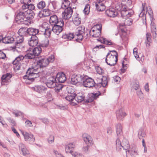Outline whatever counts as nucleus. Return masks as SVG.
<instances>
[{
    "label": "nucleus",
    "instance_id": "1",
    "mask_svg": "<svg viewBox=\"0 0 157 157\" xmlns=\"http://www.w3.org/2000/svg\"><path fill=\"white\" fill-rule=\"evenodd\" d=\"M35 14L33 10L28 9L21 10L17 14L16 17V20L17 22H22L25 19L33 18Z\"/></svg>",
    "mask_w": 157,
    "mask_h": 157
},
{
    "label": "nucleus",
    "instance_id": "2",
    "mask_svg": "<svg viewBox=\"0 0 157 157\" xmlns=\"http://www.w3.org/2000/svg\"><path fill=\"white\" fill-rule=\"evenodd\" d=\"M34 68L35 67L33 65L29 68L26 72V75L24 76V78L33 82L35 78L39 77L40 75L41 74L43 70H34Z\"/></svg>",
    "mask_w": 157,
    "mask_h": 157
},
{
    "label": "nucleus",
    "instance_id": "3",
    "mask_svg": "<svg viewBox=\"0 0 157 157\" xmlns=\"http://www.w3.org/2000/svg\"><path fill=\"white\" fill-rule=\"evenodd\" d=\"M42 50L39 46L37 47L33 48H29L26 51V54L25 55V59H32L34 58L36 56H37L41 53Z\"/></svg>",
    "mask_w": 157,
    "mask_h": 157
},
{
    "label": "nucleus",
    "instance_id": "4",
    "mask_svg": "<svg viewBox=\"0 0 157 157\" xmlns=\"http://www.w3.org/2000/svg\"><path fill=\"white\" fill-rule=\"evenodd\" d=\"M39 29L33 28H28L26 27H22L18 30V33L25 36H36L40 33Z\"/></svg>",
    "mask_w": 157,
    "mask_h": 157
},
{
    "label": "nucleus",
    "instance_id": "5",
    "mask_svg": "<svg viewBox=\"0 0 157 157\" xmlns=\"http://www.w3.org/2000/svg\"><path fill=\"white\" fill-rule=\"evenodd\" d=\"M116 9L119 11H121L122 17H128L133 14V12L131 10H128L125 8V6L120 2L116 4L115 6ZM126 17H125L126 18Z\"/></svg>",
    "mask_w": 157,
    "mask_h": 157
},
{
    "label": "nucleus",
    "instance_id": "6",
    "mask_svg": "<svg viewBox=\"0 0 157 157\" xmlns=\"http://www.w3.org/2000/svg\"><path fill=\"white\" fill-rule=\"evenodd\" d=\"M52 30L51 26L47 23H44L42 27L40 28L39 34L44 35L46 37H49L51 35Z\"/></svg>",
    "mask_w": 157,
    "mask_h": 157
},
{
    "label": "nucleus",
    "instance_id": "7",
    "mask_svg": "<svg viewBox=\"0 0 157 157\" xmlns=\"http://www.w3.org/2000/svg\"><path fill=\"white\" fill-rule=\"evenodd\" d=\"M62 2L61 8L64 9L62 13V17L64 20H68L69 17V4L68 0H63Z\"/></svg>",
    "mask_w": 157,
    "mask_h": 157
},
{
    "label": "nucleus",
    "instance_id": "8",
    "mask_svg": "<svg viewBox=\"0 0 157 157\" xmlns=\"http://www.w3.org/2000/svg\"><path fill=\"white\" fill-rule=\"evenodd\" d=\"M48 59L47 58H42L39 60L37 61V63L35 65L33 66L35 67L34 70L37 69L39 70H42V68L44 67H46L49 64Z\"/></svg>",
    "mask_w": 157,
    "mask_h": 157
},
{
    "label": "nucleus",
    "instance_id": "9",
    "mask_svg": "<svg viewBox=\"0 0 157 157\" xmlns=\"http://www.w3.org/2000/svg\"><path fill=\"white\" fill-rule=\"evenodd\" d=\"M85 28L84 26L78 27L76 29L75 39L78 42H80L83 38V34L84 33Z\"/></svg>",
    "mask_w": 157,
    "mask_h": 157
},
{
    "label": "nucleus",
    "instance_id": "10",
    "mask_svg": "<svg viewBox=\"0 0 157 157\" xmlns=\"http://www.w3.org/2000/svg\"><path fill=\"white\" fill-rule=\"evenodd\" d=\"M75 89L74 87L69 85V102L72 105H76V101L75 98L76 94L75 93Z\"/></svg>",
    "mask_w": 157,
    "mask_h": 157
},
{
    "label": "nucleus",
    "instance_id": "11",
    "mask_svg": "<svg viewBox=\"0 0 157 157\" xmlns=\"http://www.w3.org/2000/svg\"><path fill=\"white\" fill-rule=\"evenodd\" d=\"M117 58L115 55L109 54L107 55L105 59L106 63L110 66H113L116 64L117 61Z\"/></svg>",
    "mask_w": 157,
    "mask_h": 157
},
{
    "label": "nucleus",
    "instance_id": "12",
    "mask_svg": "<svg viewBox=\"0 0 157 157\" xmlns=\"http://www.w3.org/2000/svg\"><path fill=\"white\" fill-rule=\"evenodd\" d=\"M85 78L80 75H73L71 77V81L70 82V83L75 85L78 82H82L83 83Z\"/></svg>",
    "mask_w": 157,
    "mask_h": 157
},
{
    "label": "nucleus",
    "instance_id": "13",
    "mask_svg": "<svg viewBox=\"0 0 157 157\" xmlns=\"http://www.w3.org/2000/svg\"><path fill=\"white\" fill-rule=\"evenodd\" d=\"M12 75L10 73L3 75L1 77V84L2 85H7L11 82Z\"/></svg>",
    "mask_w": 157,
    "mask_h": 157
},
{
    "label": "nucleus",
    "instance_id": "14",
    "mask_svg": "<svg viewBox=\"0 0 157 157\" xmlns=\"http://www.w3.org/2000/svg\"><path fill=\"white\" fill-rule=\"evenodd\" d=\"M107 84V78L105 77H103L102 78L97 77L96 78V81L95 84H96L98 87H105Z\"/></svg>",
    "mask_w": 157,
    "mask_h": 157
},
{
    "label": "nucleus",
    "instance_id": "15",
    "mask_svg": "<svg viewBox=\"0 0 157 157\" xmlns=\"http://www.w3.org/2000/svg\"><path fill=\"white\" fill-rule=\"evenodd\" d=\"M30 87L32 90L41 94H43L45 93L47 90L46 87L41 85H37Z\"/></svg>",
    "mask_w": 157,
    "mask_h": 157
},
{
    "label": "nucleus",
    "instance_id": "16",
    "mask_svg": "<svg viewBox=\"0 0 157 157\" xmlns=\"http://www.w3.org/2000/svg\"><path fill=\"white\" fill-rule=\"evenodd\" d=\"M60 24H56L52 26V31L57 35H58L62 30V27L63 25V23L62 21H60Z\"/></svg>",
    "mask_w": 157,
    "mask_h": 157
},
{
    "label": "nucleus",
    "instance_id": "17",
    "mask_svg": "<svg viewBox=\"0 0 157 157\" xmlns=\"http://www.w3.org/2000/svg\"><path fill=\"white\" fill-rule=\"evenodd\" d=\"M31 0H22L23 5L21 6L23 10L28 9L32 10H34L35 7L32 4L30 3Z\"/></svg>",
    "mask_w": 157,
    "mask_h": 157
},
{
    "label": "nucleus",
    "instance_id": "18",
    "mask_svg": "<svg viewBox=\"0 0 157 157\" xmlns=\"http://www.w3.org/2000/svg\"><path fill=\"white\" fill-rule=\"evenodd\" d=\"M46 84L49 88H52L55 87L56 85V77L54 76L49 77L46 82Z\"/></svg>",
    "mask_w": 157,
    "mask_h": 157
},
{
    "label": "nucleus",
    "instance_id": "19",
    "mask_svg": "<svg viewBox=\"0 0 157 157\" xmlns=\"http://www.w3.org/2000/svg\"><path fill=\"white\" fill-rule=\"evenodd\" d=\"M22 134L25 141L33 142L35 141V139L34 136L32 133L23 132H22Z\"/></svg>",
    "mask_w": 157,
    "mask_h": 157
},
{
    "label": "nucleus",
    "instance_id": "20",
    "mask_svg": "<svg viewBox=\"0 0 157 157\" xmlns=\"http://www.w3.org/2000/svg\"><path fill=\"white\" fill-rule=\"evenodd\" d=\"M82 138L84 142L88 146H91L94 144L93 140L90 136L87 134H84L82 135Z\"/></svg>",
    "mask_w": 157,
    "mask_h": 157
},
{
    "label": "nucleus",
    "instance_id": "21",
    "mask_svg": "<svg viewBox=\"0 0 157 157\" xmlns=\"http://www.w3.org/2000/svg\"><path fill=\"white\" fill-rule=\"evenodd\" d=\"M17 36L16 37L15 43V47L16 48H21L23 47L22 43L24 41V38L22 35Z\"/></svg>",
    "mask_w": 157,
    "mask_h": 157
},
{
    "label": "nucleus",
    "instance_id": "22",
    "mask_svg": "<svg viewBox=\"0 0 157 157\" xmlns=\"http://www.w3.org/2000/svg\"><path fill=\"white\" fill-rule=\"evenodd\" d=\"M95 82L93 79L91 78H85L84 81L83 85L86 87H91L94 86Z\"/></svg>",
    "mask_w": 157,
    "mask_h": 157
},
{
    "label": "nucleus",
    "instance_id": "23",
    "mask_svg": "<svg viewBox=\"0 0 157 157\" xmlns=\"http://www.w3.org/2000/svg\"><path fill=\"white\" fill-rule=\"evenodd\" d=\"M126 115V114L123 109H120L117 111V118L119 121L122 120Z\"/></svg>",
    "mask_w": 157,
    "mask_h": 157
},
{
    "label": "nucleus",
    "instance_id": "24",
    "mask_svg": "<svg viewBox=\"0 0 157 157\" xmlns=\"http://www.w3.org/2000/svg\"><path fill=\"white\" fill-rule=\"evenodd\" d=\"M38 38L36 36H31L28 41V44L30 46L34 47L38 44Z\"/></svg>",
    "mask_w": 157,
    "mask_h": 157
},
{
    "label": "nucleus",
    "instance_id": "25",
    "mask_svg": "<svg viewBox=\"0 0 157 157\" xmlns=\"http://www.w3.org/2000/svg\"><path fill=\"white\" fill-rule=\"evenodd\" d=\"M106 15L110 17H116L118 13L114 8H109L107 9L105 11Z\"/></svg>",
    "mask_w": 157,
    "mask_h": 157
},
{
    "label": "nucleus",
    "instance_id": "26",
    "mask_svg": "<svg viewBox=\"0 0 157 157\" xmlns=\"http://www.w3.org/2000/svg\"><path fill=\"white\" fill-rule=\"evenodd\" d=\"M49 23L50 26H53L56 24H60V21H58L57 17L56 15L51 16L50 17Z\"/></svg>",
    "mask_w": 157,
    "mask_h": 157
},
{
    "label": "nucleus",
    "instance_id": "27",
    "mask_svg": "<svg viewBox=\"0 0 157 157\" xmlns=\"http://www.w3.org/2000/svg\"><path fill=\"white\" fill-rule=\"evenodd\" d=\"M56 77L59 82L62 83L65 82L66 80V77L65 74L63 72L58 73Z\"/></svg>",
    "mask_w": 157,
    "mask_h": 157
},
{
    "label": "nucleus",
    "instance_id": "28",
    "mask_svg": "<svg viewBox=\"0 0 157 157\" xmlns=\"http://www.w3.org/2000/svg\"><path fill=\"white\" fill-rule=\"evenodd\" d=\"M19 150L24 155H26L29 154V151L26 148L25 145L22 143H20L19 144Z\"/></svg>",
    "mask_w": 157,
    "mask_h": 157
},
{
    "label": "nucleus",
    "instance_id": "29",
    "mask_svg": "<svg viewBox=\"0 0 157 157\" xmlns=\"http://www.w3.org/2000/svg\"><path fill=\"white\" fill-rule=\"evenodd\" d=\"M100 94L99 93H90L88 94L87 99L86 100V101L87 102H91L93 101V100L97 98V97Z\"/></svg>",
    "mask_w": 157,
    "mask_h": 157
},
{
    "label": "nucleus",
    "instance_id": "30",
    "mask_svg": "<svg viewBox=\"0 0 157 157\" xmlns=\"http://www.w3.org/2000/svg\"><path fill=\"white\" fill-rule=\"evenodd\" d=\"M97 10L98 11H103L105 9L104 2H94Z\"/></svg>",
    "mask_w": 157,
    "mask_h": 157
},
{
    "label": "nucleus",
    "instance_id": "31",
    "mask_svg": "<svg viewBox=\"0 0 157 157\" xmlns=\"http://www.w3.org/2000/svg\"><path fill=\"white\" fill-rule=\"evenodd\" d=\"M130 152L131 157H136L138 155L137 149L136 147H133L130 150H128L126 151V156H127V152Z\"/></svg>",
    "mask_w": 157,
    "mask_h": 157
},
{
    "label": "nucleus",
    "instance_id": "32",
    "mask_svg": "<svg viewBox=\"0 0 157 157\" xmlns=\"http://www.w3.org/2000/svg\"><path fill=\"white\" fill-rule=\"evenodd\" d=\"M90 34L93 37H98L101 36V32L99 30H96L91 28Z\"/></svg>",
    "mask_w": 157,
    "mask_h": 157
},
{
    "label": "nucleus",
    "instance_id": "33",
    "mask_svg": "<svg viewBox=\"0 0 157 157\" xmlns=\"http://www.w3.org/2000/svg\"><path fill=\"white\" fill-rule=\"evenodd\" d=\"M49 45V40L48 39H46L42 40L39 44V46L40 47L42 50L46 48H47Z\"/></svg>",
    "mask_w": 157,
    "mask_h": 157
},
{
    "label": "nucleus",
    "instance_id": "34",
    "mask_svg": "<svg viewBox=\"0 0 157 157\" xmlns=\"http://www.w3.org/2000/svg\"><path fill=\"white\" fill-rule=\"evenodd\" d=\"M14 40V38L12 37L6 36L3 38V43L5 44L12 43Z\"/></svg>",
    "mask_w": 157,
    "mask_h": 157
},
{
    "label": "nucleus",
    "instance_id": "35",
    "mask_svg": "<svg viewBox=\"0 0 157 157\" xmlns=\"http://www.w3.org/2000/svg\"><path fill=\"white\" fill-rule=\"evenodd\" d=\"M122 147L124 149L128 150L130 147V145L128 141L126 139H124L122 142Z\"/></svg>",
    "mask_w": 157,
    "mask_h": 157
},
{
    "label": "nucleus",
    "instance_id": "36",
    "mask_svg": "<svg viewBox=\"0 0 157 157\" xmlns=\"http://www.w3.org/2000/svg\"><path fill=\"white\" fill-rule=\"evenodd\" d=\"M24 58H25V56H24L22 55H20L17 57L13 62V64H16L18 63H21Z\"/></svg>",
    "mask_w": 157,
    "mask_h": 157
},
{
    "label": "nucleus",
    "instance_id": "37",
    "mask_svg": "<svg viewBox=\"0 0 157 157\" xmlns=\"http://www.w3.org/2000/svg\"><path fill=\"white\" fill-rule=\"evenodd\" d=\"M77 100L76 101V103L77 102H81L84 100L85 98V96L84 94L82 93H79L76 95Z\"/></svg>",
    "mask_w": 157,
    "mask_h": 157
},
{
    "label": "nucleus",
    "instance_id": "38",
    "mask_svg": "<svg viewBox=\"0 0 157 157\" xmlns=\"http://www.w3.org/2000/svg\"><path fill=\"white\" fill-rule=\"evenodd\" d=\"M97 40L98 41L100 42L101 43H104L107 45H111L113 44V43L111 41L107 40L103 37H101L97 39Z\"/></svg>",
    "mask_w": 157,
    "mask_h": 157
},
{
    "label": "nucleus",
    "instance_id": "39",
    "mask_svg": "<svg viewBox=\"0 0 157 157\" xmlns=\"http://www.w3.org/2000/svg\"><path fill=\"white\" fill-rule=\"evenodd\" d=\"M146 4L145 3H143L142 4V7L143 10L139 14L140 17H142L144 16V15H145L147 13V7H146Z\"/></svg>",
    "mask_w": 157,
    "mask_h": 157
},
{
    "label": "nucleus",
    "instance_id": "40",
    "mask_svg": "<svg viewBox=\"0 0 157 157\" xmlns=\"http://www.w3.org/2000/svg\"><path fill=\"white\" fill-rule=\"evenodd\" d=\"M74 17H73L72 20L73 23L76 25H78L81 23V18L78 17L77 15H74Z\"/></svg>",
    "mask_w": 157,
    "mask_h": 157
},
{
    "label": "nucleus",
    "instance_id": "41",
    "mask_svg": "<svg viewBox=\"0 0 157 157\" xmlns=\"http://www.w3.org/2000/svg\"><path fill=\"white\" fill-rule=\"evenodd\" d=\"M14 65L13 66L15 70H18L20 69L21 68L23 69L25 67H25L26 64L25 63H22L21 64V63H18L16 64H13Z\"/></svg>",
    "mask_w": 157,
    "mask_h": 157
},
{
    "label": "nucleus",
    "instance_id": "42",
    "mask_svg": "<svg viewBox=\"0 0 157 157\" xmlns=\"http://www.w3.org/2000/svg\"><path fill=\"white\" fill-rule=\"evenodd\" d=\"M151 36L150 33H147L146 34V40L145 42L147 47H149L150 46V43H151Z\"/></svg>",
    "mask_w": 157,
    "mask_h": 157
},
{
    "label": "nucleus",
    "instance_id": "43",
    "mask_svg": "<svg viewBox=\"0 0 157 157\" xmlns=\"http://www.w3.org/2000/svg\"><path fill=\"white\" fill-rule=\"evenodd\" d=\"M69 153L72 157H83V155L82 154L70 150Z\"/></svg>",
    "mask_w": 157,
    "mask_h": 157
},
{
    "label": "nucleus",
    "instance_id": "44",
    "mask_svg": "<svg viewBox=\"0 0 157 157\" xmlns=\"http://www.w3.org/2000/svg\"><path fill=\"white\" fill-rule=\"evenodd\" d=\"M116 132L118 136H121L122 133V127L121 124H117L116 127Z\"/></svg>",
    "mask_w": 157,
    "mask_h": 157
},
{
    "label": "nucleus",
    "instance_id": "45",
    "mask_svg": "<svg viewBox=\"0 0 157 157\" xmlns=\"http://www.w3.org/2000/svg\"><path fill=\"white\" fill-rule=\"evenodd\" d=\"M138 136L140 139H142L146 136L145 132L143 129H141L139 130L138 133Z\"/></svg>",
    "mask_w": 157,
    "mask_h": 157
},
{
    "label": "nucleus",
    "instance_id": "46",
    "mask_svg": "<svg viewBox=\"0 0 157 157\" xmlns=\"http://www.w3.org/2000/svg\"><path fill=\"white\" fill-rule=\"evenodd\" d=\"M122 65L123 68L122 69V71L123 73H124L125 70L127 69V66L128 65V63L127 62V59H124V60L122 61Z\"/></svg>",
    "mask_w": 157,
    "mask_h": 157
},
{
    "label": "nucleus",
    "instance_id": "47",
    "mask_svg": "<svg viewBox=\"0 0 157 157\" xmlns=\"http://www.w3.org/2000/svg\"><path fill=\"white\" fill-rule=\"evenodd\" d=\"M140 88L139 83L138 81L134 82L132 84V90H138Z\"/></svg>",
    "mask_w": 157,
    "mask_h": 157
},
{
    "label": "nucleus",
    "instance_id": "48",
    "mask_svg": "<svg viewBox=\"0 0 157 157\" xmlns=\"http://www.w3.org/2000/svg\"><path fill=\"white\" fill-rule=\"evenodd\" d=\"M116 147L117 150L118 151H120L122 147V143L118 139H117L116 141Z\"/></svg>",
    "mask_w": 157,
    "mask_h": 157
},
{
    "label": "nucleus",
    "instance_id": "49",
    "mask_svg": "<svg viewBox=\"0 0 157 157\" xmlns=\"http://www.w3.org/2000/svg\"><path fill=\"white\" fill-rule=\"evenodd\" d=\"M45 6V2L44 1H43L40 2L37 5V7L40 9H43Z\"/></svg>",
    "mask_w": 157,
    "mask_h": 157
},
{
    "label": "nucleus",
    "instance_id": "50",
    "mask_svg": "<svg viewBox=\"0 0 157 157\" xmlns=\"http://www.w3.org/2000/svg\"><path fill=\"white\" fill-rule=\"evenodd\" d=\"M90 6L89 4H86L83 10V12L85 14H88L90 12Z\"/></svg>",
    "mask_w": 157,
    "mask_h": 157
},
{
    "label": "nucleus",
    "instance_id": "51",
    "mask_svg": "<svg viewBox=\"0 0 157 157\" xmlns=\"http://www.w3.org/2000/svg\"><path fill=\"white\" fill-rule=\"evenodd\" d=\"M13 113L15 115L16 117L22 116L23 114V113L22 112L17 110L13 111Z\"/></svg>",
    "mask_w": 157,
    "mask_h": 157
},
{
    "label": "nucleus",
    "instance_id": "52",
    "mask_svg": "<svg viewBox=\"0 0 157 157\" xmlns=\"http://www.w3.org/2000/svg\"><path fill=\"white\" fill-rule=\"evenodd\" d=\"M50 14V12L49 10L44 9L43 11L42 15L43 17H46L49 16Z\"/></svg>",
    "mask_w": 157,
    "mask_h": 157
},
{
    "label": "nucleus",
    "instance_id": "53",
    "mask_svg": "<svg viewBox=\"0 0 157 157\" xmlns=\"http://www.w3.org/2000/svg\"><path fill=\"white\" fill-rule=\"evenodd\" d=\"M133 20L132 19L129 18L126 19L124 21V25H125L129 26L132 24Z\"/></svg>",
    "mask_w": 157,
    "mask_h": 157
},
{
    "label": "nucleus",
    "instance_id": "54",
    "mask_svg": "<svg viewBox=\"0 0 157 157\" xmlns=\"http://www.w3.org/2000/svg\"><path fill=\"white\" fill-rule=\"evenodd\" d=\"M63 86L61 84H58L56 83V85L55 88V90L56 92H58L63 87Z\"/></svg>",
    "mask_w": 157,
    "mask_h": 157
},
{
    "label": "nucleus",
    "instance_id": "55",
    "mask_svg": "<svg viewBox=\"0 0 157 157\" xmlns=\"http://www.w3.org/2000/svg\"><path fill=\"white\" fill-rule=\"evenodd\" d=\"M92 28L96 30H99L100 32H101V25L100 24H97L93 27Z\"/></svg>",
    "mask_w": 157,
    "mask_h": 157
},
{
    "label": "nucleus",
    "instance_id": "56",
    "mask_svg": "<svg viewBox=\"0 0 157 157\" xmlns=\"http://www.w3.org/2000/svg\"><path fill=\"white\" fill-rule=\"evenodd\" d=\"M47 59H48V63H52L55 59V57L54 55H51L49 56L48 58H47Z\"/></svg>",
    "mask_w": 157,
    "mask_h": 157
},
{
    "label": "nucleus",
    "instance_id": "57",
    "mask_svg": "<svg viewBox=\"0 0 157 157\" xmlns=\"http://www.w3.org/2000/svg\"><path fill=\"white\" fill-rule=\"evenodd\" d=\"M76 142L75 141L73 142L71 141L69 143V149L70 148H74L76 146Z\"/></svg>",
    "mask_w": 157,
    "mask_h": 157
},
{
    "label": "nucleus",
    "instance_id": "58",
    "mask_svg": "<svg viewBox=\"0 0 157 157\" xmlns=\"http://www.w3.org/2000/svg\"><path fill=\"white\" fill-rule=\"evenodd\" d=\"M33 18H28L27 19H25L23 22H24V23L26 24L27 25H29L31 24V20Z\"/></svg>",
    "mask_w": 157,
    "mask_h": 157
},
{
    "label": "nucleus",
    "instance_id": "59",
    "mask_svg": "<svg viewBox=\"0 0 157 157\" xmlns=\"http://www.w3.org/2000/svg\"><path fill=\"white\" fill-rule=\"evenodd\" d=\"M54 140V136H50V137L48 139V141L49 143L52 144L53 143Z\"/></svg>",
    "mask_w": 157,
    "mask_h": 157
},
{
    "label": "nucleus",
    "instance_id": "60",
    "mask_svg": "<svg viewBox=\"0 0 157 157\" xmlns=\"http://www.w3.org/2000/svg\"><path fill=\"white\" fill-rule=\"evenodd\" d=\"M138 91L137 92V95H138L139 98H143V94L141 91V90L139 89H138Z\"/></svg>",
    "mask_w": 157,
    "mask_h": 157
},
{
    "label": "nucleus",
    "instance_id": "61",
    "mask_svg": "<svg viewBox=\"0 0 157 157\" xmlns=\"http://www.w3.org/2000/svg\"><path fill=\"white\" fill-rule=\"evenodd\" d=\"M45 97L48 99H49L48 101H50L52 98V95L50 92H47L46 94L45 95Z\"/></svg>",
    "mask_w": 157,
    "mask_h": 157
},
{
    "label": "nucleus",
    "instance_id": "62",
    "mask_svg": "<svg viewBox=\"0 0 157 157\" xmlns=\"http://www.w3.org/2000/svg\"><path fill=\"white\" fill-rule=\"evenodd\" d=\"M109 54H111L112 55H114L115 56H116V57L117 58V54L116 51H115L113 50L109 51V52L108 53L107 55H109Z\"/></svg>",
    "mask_w": 157,
    "mask_h": 157
},
{
    "label": "nucleus",
    "instance_id": "63",
    "mask_svg": "<svg viewBox=\"0 0 157 157\" xmlns=\"http://www.w3.org/2000/svg\"><path fill=\"white\" fill-rule=\"evenodd\" d=\"M113 80L114 82H118L120 81L121 79L119 76L116 75L113 77Z\"/></svg>",
    "mask_w": 157,
    "mask_h": 157
},
{
    "label": "nucleus",
    "instance_id": "64",
    "mask_svg": "<svg viewBox=\"0 0 157 157\" xmlns=\"http://www.w3.org/2000/svg\"><path fill=\"white\" fill-rule=\"evenodd\" d=\"M25 124L27 127H32L33 126L32 122L28 120L25 121Z\"/></svg>",
    "mask_w": 157,
    "mask_h": 157
}]
</instances>
